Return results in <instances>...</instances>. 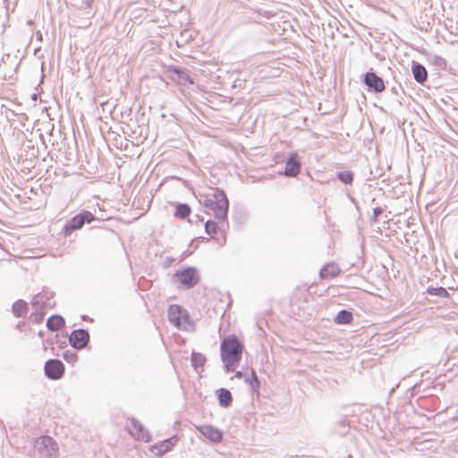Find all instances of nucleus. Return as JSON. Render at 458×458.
Instances as JSON below:
<instances>
[{
    "label": "nucleus",
    "mask_w": 458,
    "mask_h": 458,
    "mask_svg": "<svg viewBox=\"0 0 458 458\" xmlns=\"http://www.w3.org/2000/svg\"><path fill=\"white\" fill-rule=\"evenodd\" d=\"M242 344L236 335L226 336L220 344L221 360L227 372L233 371L242 354Z\"/></svg>",
    "instance_id": "nucleus-1"
},
{
    "label": "nucleus",
    "mask_w": 458,
    "mask_h": 458,
    "mask_svg": "<svg viewBox=\"0 0 458 458\" xmlns=\"http://www.w3.org/2000/svg\"><path fill=\"white\" fill-rule=\"evenodd\" d=\"M202 204L210 209L221 226L228 225L229 200L224 190L216 188L212 198H205Z\"/></svg>",
    "instance_id": "nucleus-2"
},
{
    "label": "nucleus",
    "mask_w": 458,
    "mask_h": 458,
    "mask_svg": "<svg viewBox=\"0 0 458 458\" xmlns=\"http://www.w3.org/2000/svg\"><path fill=\"white\" fill-rule=\"evenodd\" d=\"M96 220L98 218L92 212L82 209L64 224L61 234L67 238L74 232L81 230L85 225H89Z\"/></svg>",
    "instance_id": "nucleus-3"
},
{
    "label": "nucleus",
    "mask_w": 458,
    "mask_h": 458,
    "mask_svg": "<svg viewBox=\"0 0 458 458\" xmlns=\"http://www.w3.org/2000/svg\"><path fill=\"white\" fill-rule=\"evenodd\" d=\"M199 279V273L194 267H186L182 269L177 270L173 276V280L175 283H178V288L182 290L193 288L198 284Z\"/></svg>",
    "instance_id": "nucleus-4"
},
{
    "label": "nucleus",
    "mask_w": 458,
    "mask_h": 458,
    "mask_svg": "<svg viewBox=\"0 0 458 458\" xmlns=\"http://www.w3.org/2000/svg\"><path fill=\"white\" fill-rule=\"evenodd\" d=\"M53 292L44 288L42 292L37 293L32 301L31 306L34 311L30 315H46L50 309L55 305L53 300Z\"/></svg>",
    "instance_id": "nucleus-5"
},
{
    "label": "nucleus",
    "mask_w": 458,
    "mask_h": 458,
    "mask_svg": "<svg viewBox=\"0 0 458 458\" xmlns=\"http://www.w3.org/2000/svg\"><path fill=\"white\" fill-rule=\"evenodd\" d=\"M37 451L47 458H55L58 453V446L55 441L49 436H43L35 441Z\"/></svg>",
    "instance_id": "nucleus-6"
},
{
    "label": "nucleus",
    "mask_w": 458,
    "mask_h": 458,
    "mask_svg": "<svg viewBox=\"0 0 458 458\" xmlns=\"http://www.w3.org/2000/svg\"><path fill=\"white\" fill-rule=\"evenodd\" d=\"M362 82L367 86L369 91L375 93H381L386 89L383 79L372 70L362 75Z\"/></svg>",
    "instance_id": "nucleus-7"
},
{
    "label": "nucleus",
    "mask_w": 458,
    "mask_h": 458,
    "mask_svg": "<svg viewBox=\"0 0 458 458\" xmlns=\"http://www.w3.org/2000/svg\"><path fill=\"white\" fill-rule=\"evenodd\" d=\"M45 374L49 379H60L64 374V366L63 362L57 359L48 360L45 363Z\"/></svg>",
    "instance_id": "nucleus-8"
},
{
    "label": "nucleus",
    "mask_w": 458,
    "mask_h": 458,
    "mask_svg": "<svg viewBox=\"0 0 458 458\" xmlns=\"http://www.w3.org/2000/svg\"><path fill=\"white\" fill-rule=\"evenodd\" d=\"M301 168V162L299 155L296 152H291L285 162V168L284 174L287 177L297 176Z\"/></svg>",
    "instance_id": "nucleus-9"
},
{
    "label": "nucleus",
    "mask_w": 458,
    "mask_h": 458,
    "mask_svg": "<svg viewBox=\"0 0 458 458\" xmlns=\"http://www.w3.org/2000/svg\"><path fill=\"white\" fill-rule=\"evenodd\" d=\"M89 340V335L85 329L73 330L70 335L71 345L75 349H82L87 345Z\"/></svg>",
    "instance_id": "nucleus-10"
},
{
    "label": "nucleus",
    "mask_w": 458,
    "mask_h": 458,
    "mask_svg": "<svg viewBox=\"0 0 458 458\" xmlns=\"http://www.w3.org/2000/svg\"><path fill=\"white\" fill-rule=\"evenodd\" d=\"M168 72H172L171 79L177 81L179 84L186 85L194 83L191 77L188 74L186 69L182 67L170 65L168 67Z\"/></svg>",
    "instance_id": "nucleus-11"
},
{
    "label": "nucleus",
    "mask_w": 458,
    "mask_h": 458,
    "mask_svg": "<svg viewBox=\"0 0 458 458\" xmlns=\"http://www.w3.org/2000/svg\"><path fill=\"white\" fill-rule=\"evenodd\" d=\"M131 425L129 427V432L138 440H143L148 442L150 436L148 430L141 425V423L136 419L132 418L130 420Z\"/></svg>",
    "instance_id": "nucleus-12"
},
{
    "label": "nucleus",
    "mask_w": 458,
    "mask_h": 458,
    "mask_svg": "<svg viewBox=\"0 0 458 458\" xmlns=\"http://www.w3.org/2000/svg\"><path fill=\"white\" fill-rule=\"evenodd\" d=\"M199 431L214 443H218L223 438V433L211 425H202L198 428Z\"/></svg>",
    "instance_id": "nucleus-13"
},
{
    "label": "nucleus",
    "mask_w": 458,
    "mask_h": 458,
    "mask_svg": "<svg viewBox=\"0 0 458 458\" xmlns=\"http://www.w3.org/2000/svg\"><path fill=\"white\" fill-rule=\"evenodd\" d=\"M191 317H168L169 322L178 329L192 331L194 324L191 321Z\"/></svg>",
    "instance_id": "nucleus-14"
},
{
    "label": "nucleus",
    "mask_w": 458,
    "mask_h": 458,
    "mask_svg": "<svg viewBox=\"0 0 458 458\" xmlns=\"http://www.w3.org/2000/svg\"><path fill=\"white\" fill-rule=\"evenodd\" d=\"M411 72L414 80L420 84H424L428 79V72L426 68L416 61H412L411 63Z\"/></svg>",
    "instance_id": "nucleus-15"
},
{
    "label": "nucleus",
    "mask_w": 458,
    "mask_h": 458,
    "mask_svg": "<svg viewBox=\"0 0 458 458\" xmlns=\"http://www.w3.org/2000/svg\"><path fill=\"white\" fill-rule=\"evenodd\" d=\"M340 271L337 264L334 262L327 263L321 267L319 276L322 279L334 278L340 274Z\"/></svg>",
    "instance_id": "nucleus-16"
},
{
    "label": "nucleus",
    "mask_w": 458,
    "mask_h": 458,
    "mask_svg": "<svg viewBox=\"0 0 458 458\" xmlns=\"http://www.w3.org/2000/svg\"><path fill=\"white\" fill-rule=\"evenodd\" d=\"M176 441H177L176 437L167 438L164 441H161L159 443V445H154L152 447V451L158 455L163 454L170 451L172 449V447L174 445V443Z\"/></svg>",
    "instance_id": "nucleus-17"
},
{
    "label": "nucleus",
    "mask_w": 458,
    "mask_h": 458,
    "mask_svg": "<svg viewBox=\"0 0 458 458\" xmlns=\"http://www.w3.org/2000/svg\"><path fill=\"white\" fill-rule=\"evenodd\" d=\"M233 402L232 394L228 389L220 388L218 390V403L221 407L226 408L231 405Z\"/></svg>",
    "instance_id": "nucleus-18"
},
{
    "label": "nucleus",
    "mask_w": 458,
    "mask_h": 458,
    "mask_svg": "<svg viewBox=\"0 0 458 458\" xmlns=\"http://www.w3.org/2000/svg\"><path fill=\"white\" fill-rule=\"evenodd\" d=\"M174 216L180 219H184L189 216L191 212L190 205L187 203H175L174 204Z\"/></svg>",
    "instance_id": "nucleus-19"
},
{
    "label": "nucleus",
    "mask_w": 458,
    "mask_h": 458,
    "mask_svg": "<svg viewBox=\"0 0 458 458\" xmlns=\"http://www.w3.org/2000/svg\"><path fill=\"white\" fill-rule=\"evenodd\" d=\"M64 317H48L47 327L51 331H58L64 327Z\"/></svg>",
    "instance_id": "nucleus-20"
},
{
    "label": "nucleus",
    "mask_w": 458,
    "mask_h": 458,
    "mask_svg": "<svg viewBox=\"0 0 458 458\" xmlns=\"http://www.w3.org/2000/svg\"><path fill=\"white\" fill-rule=\"evenodd\" d=\"M13 315H26L29 311V304L23 300H18L12 305Z\"/></svg>",
    "instance_id": "nucleus-21"
},
{
    "label": "nucleus",
    "mask_w": 458,
    "mask_h": 458,
    "mask_svg": "<svg viewBox=\"0 0 458 458\" xmlns=\"http://www.w3.org/2000/svg\"><path fill=\"white\" fill-rule=\"evenodd\" d=\"M429 63L438 71H445L447 62L445 58L437 55H432L428 57Z\"/></svg>",
    "instance_id": "nucleus-22"
},
{
    "label": "nucleus",
    "mask_w": 458,
    "mask_h": 458,
    "mask_svg": "<svg viewBox=\"0 0 458 458\" xmlns=\"http://www.w3.org/2000/svg\"><path fill=\"white\" fill-rule=\"evenodd\" d=\"M426 293L428 296H437L438 298L449 297V293L442 286H428Z\"/></svg>",
    "instance_id": "nucleus-23"
},
{
    "label": "nucleus",
    "mask_w": 458,
    "mask_h": 458,
    "mask_svg": "<svg viewBox=\"0 0 458 458\" xmlns=\"http://www.w3.org/2000/svg\"><path fill=\"white\" fill-rule=\"evenodd\" d=\"M206 357L200 353L192 352L191 356V365L195 369H198L199 368H202L206 363Z\"/></svg>",
    "instance_id": "nucleus-24"
},
{
    "label": "nucleus",
    "mask_w": 458,
    "mask_h": 458,
    "mask_svg": "<svg viewBox=\"0 0 458 458\" xmlns=\"http://www.w3.org/2000/svg\"><path fill=\"white\" fill-rule=\"evenodd\" d=\"M213 307V310L215 315H225L226 313V307L225 305V302L221 300H216L209 302V307Z\"/></svg>",
    "instance_id": "nucleus-25"
},
{
    "label": "nucleus",
    "mask_w": 458,
    "mask_h": 458,
    "mask_svg": "<svg viewBox=\"0 0 458 458\" xmlns=\"http://www.w3.org/2000/svg\"><path fill=\"white\" fill-rule=\"evenodd\" d=\"M336 177L344 184H352L353 182L354 174L350 170H344L337 172Z\"/></svg>",
    "instance_id": "nucleus-26"
},
{
    "label": "nucleus",
    "mask_w": 458,
    "mask_h": 458,
    "mask_svg": "<svg viewBox=\"0 0 458 458\" xmlns=\"http://www.w3.org/2000/svg\"><path fill=\"white\" fill-rule=\"evenodd\" d=\"M217 229H218V225L216 222L213 221V220H208L206 223H205V232L208 234V235H214L217 232Z\"/></svg>",
    "instance_id": "nucleus-27"
},
{
    "label": "nucleus",
    "mask_w": 458,
    "mask_h": 458,
    "mask_svg": "<svg viewBox=\"0 0 458 458\" xmlns=\"http://www.w3.org/2000/svg\"><path fill=\"white\" fill-rule=\"evenodd\" d=\"M167 315H189L180 305L172 304L168 307Z\"/></svg>",
    "instance_id": "nucleus-28"
},
{
    "label": "nucleus",
    "mask_w": 458,
    "mask_h": 458,
    "mask_svg": "<svg viewBox=\"0 0 458 458\" xmlns=\"http://www.w3.org/2000/svg\"><path fill=\"white\" fill-rule=\"evenodd\" d=\"M63 358L68 363H74L78 360V354L74 351H65L63 352Z\"/></svg>",
    "instance_id": "nucleus-29"
},
{
    "label": "nucleus",
    "mask_w": 458,
    "mask_h": 458,
    "mask_svg": "<svg viewBox=\"0 0 458 458\" xmlns=\"http://www.w3.org/2000/svg\"><path fill=\"white\" fill-rule=\"evenodd\" d=\"M246 381L250 385L253 390L258 391L260 386V382L258 379L257 374L254 370L251 371V379L247 378Z\"/></svg>",
    "instance_id": "nucleus-30"
},
{
    "label": "nucleus",
    "mask_w": 458,
    "mask_h": 458,
    "mask_svg": "<svg viewBox=\"0 0 458 458\" xmlns=\"http://www.w3.org/2000/svg\"><path fill=\"white\" fill-rule=\"evenodd\" d=\"M353 317H334V321L337 325H347L351 324Z\"/></svg>",
    "instance_id": "nucleus-31"
},
{
    "label": "nucleus",
    "mask_w": 458,
    "mask_h": 458,
    "mask_svg": "<svg viewBox=\"0 0 458 458\" xmlns=\"http://www.w3.org/2000/svg\"><path fill=\"white\" fill-rule=\"evenodd\" d=\"M174 261H175L174 258H173V257H166L165 259V260H164L163 266H164L165 268H167L170 266H172Z\"/></svg>",
    "instance_id": "nucleus-32"
},
{
    "label": "nucleus",
    "mask_w": 458,
    "mask_h": 458,
    "mask_svg": "<svg viewBox=\"0 0 458 458\" xmlns=\"http://www.w3.org/2000/svg\"><path fill=\"white\" fill-rule=\"evenodd\" d=\"M383 213V208L380 207H377L373 209L374 216H379Z\"/></svg>",
    "instance_id": "nucleus-33"
},
{
    "label": "nucleus",
    "mask_w": 458,
    "mask_h": 458,
    "mask_svg": "<svg viewBox=\"0 0 458 458\" xmlns=\"http://www.w3.org/2000/svg\"><path fill=\"white\" fill-rule=\"evenodd\" d=\"M335 315H352V313L348 310L342 309L338 310Z\"/></svg>",
    "instance_id": "nucleus-34"
},
{
    "label": "nucleus",
    "mask_w": 458,
    "mask_h": 458,
    "mask_svg": "<svg viewBox=\"0 0 458 458\" xmlns=\"http://www.w3.org/2000/svg\"><path fill=\"white\" fill-rule=\"evenodd\" d=\"M235 377H238V378H241L242 377V373L241 371H237L235 373Z\"/></svg>",
    "instance_id": "nucleus-35"
},
{
    "label": "nucleus",
    "mask_w": 458,
    "mask_h": 458,
    "mask_svg": "<svg viewBox=\"0 0 458 458\" xmlns=\"http://www.w3.org/2000/svg\"><path fill=\"white\" fill-rule=\"evenodd\" d=\"M377 218H378V216H374V215H373L372 217H371V220H372V222L375 223V222L377 221Z\"/></svg>",
    "instance_id": "nucleus-36"
},
{
    "label": "nucleus",
    "mask_w": 458,
    "mask_h": 458,
    "mask_svg": "<svg viewBox=\"0 0 458 458\" xmlns=\"http://www.w3.org/2000/svg\"><path fill=\"white\" fill-rule=\"evenodd\" d=\"M31 98H32V100H37L38 99V95L37 94H32Z\"/></svg>",
    "instance_id": "nucleus-37"
},
{
    "label": "nucleus",
    "mask_w": 458,
    "mask_h": 458,
    "mask_svg": "<svg viewBox=\"0 0 458 458\" xmlns=\"http://www.w3.org/2000/svg\"><path fill=\"white\" fill-rule=\"evenodd\" d=\"M38 318H39V319H38V320H37V321H38V322H41V321L43 320V318H44V317H43V316H40V317H38Z\"/></svg>",
    "instance_id": "nucleus-38"
}]
</instances>
